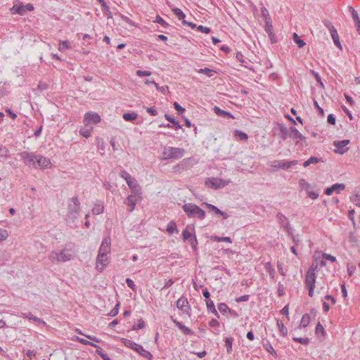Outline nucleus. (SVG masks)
Returning a JSON list of instances; mask_svg holds the SVG:
<instances>
[{
    "label": "nucleus",
    "instance_id": "46",
    "mask_svg": "<svg viewBox=\"0 0 360 360\" xmlns=\"http://www.w3.org/2000/svg\"><path fill=\"white\" fill-rule=\"evenodd\" d=\"M145 327V322L143 319H139L137 324H134L132 327V330H136L139 329H142Z\"/></svg>",
    "mask_w": 360,
    "mask_h": 360
},
{
    "label": "nucleus",
    "instance_id": "40",
    "mask_svg": "<svg viewBox=\"0 0 360 360\" xmlns=\"http://www.w3.org/2000/svg\"><path fill=\"white\" fill-rule=\"evenodd\" d=\"M293 40L295 41V42L297 44V46L300 48L304 46L306 44L303 40H302L299 38L297 33L293 34Z\"/></svg>",
    "mask_w": 360,
    "mask_h": 360
},
{
    "label": "nucleus",
    "instance_id": "54",
    "mask_svg": "<svg viewBox=\"0 0 360 360\" xmlns=\"http://www.w3.org/2000/svg\"><path fill=\"white\" fill-rule=\"evenodd\" d=\"M282 163L283 160L274 161L271 163L270 166L278 169H282Z\"/></svg>",
    "mask_w": 360,
    "mask_h": 360
},
{
    "label": "nucleus",
    "instance_id": "45",
    "mask_svg": "<svg viewBox=\"0 0 360 360\" xmlns=\"http://www.w3.org/2000/svg\"><path fill=\"white\" fill-rule=\"evenodd\" d=\"M318 266H319V262H318L317 259H316L315 262H312V264L311 265V266L308 269L307 272H309V273H315L316 274V271L318 269Z\"/></svg>",
    "mask_w": 360,
    "mask_h": 360
},
{
    "label": "nucleus",
    "instance_id": "43",
    "mask_svg": "<svg viewBox=\"0 0 360 360\" xmlns=\"http://www.w3.org/2000/svg\"><path fill=\"white\" fill-rule=\"evenodd\" d=\"M263 347L266 349V351H268L271 354H276V351L271 345V344L269 342V341H266V342H264Z\"/></svg>",
    "mask_w": 360,
    "mask_h": 360
},
{
    "label": "nucleus",
    "instance_id": "60",
    "mask_svg": "<svg viewBox=\"0 0 360 360\" xmlns=\"http://www.w3.org/2000/svg\"><path fill=\"white\" fill-rule=\"evenodd\" d=\"M126 283H127V285H128V286H129L131 290H135V287H136V285H135V284H134V281H133L131 279H130V278H127V279H126Z\"/></svg>",
    "mask_w": 360,
    "mask_h": 360
},
{
    "label": "nucleus",
    "instance_id": "3",
    "mask_svg": "<svg viewBox=\"0 0 360 360\" xmlns=\"http://www.w3.org/2000/svg\"><path fill=\"white\" fill-rule=\"evenodd\" d=\"M184 150L175 147H166L162 151V159H179L183 157Z\"/></svg>",
    "mask_w": 360,
    "mask_h": 360
},
{
    "label": "nucleus",
    "instance_id": "9",
    "mask_svg": "<svg viewBox=\"0 0 360 360\" xmlns=\"http://www.w3.org/2000/svg\"><path fill=\"white\" fill-rule=\"evenodd\" d=\"M101 120V117L98 113L89 112L84 115L83 123L84 126L89 127L91 124L99 123Z\"/></svg>",
    "mask_w": 360,
    "mask_h": 360
},
{
    "label": "nucleus",
    "instance_id": "19",
    "mask_svg": "<svg viewBox=\"0 0 360 360\" xmlns=\"http://www.w3.org/2000/svg\"><path fill=\"white\" fill-rule=\"evenodd\" d=\"M37 155H34L32 153H23L22 154V158L27 165L32 164L33 166L35 165V160H36Z\"/></svg>",
    "mask_w": 360,
    "mask_h": 360
},
{
    "label": "nucleus",
    "instance_id": "17",
    "mask_svg": "<svg viewBox=\"0 0 360 360\" xmlns=\"http://www.w3.org/2000/svg\"><path fill=\"white\" fill-rule=\"evenodd\" d=\"M172 321L182 331L184 335H193V331L171 316Z\"/></svg>",
    "mask_w": 360,
    "mask_h": 360
},
{
    "label": "nucleus",
    "instance_id": "52",
    "mask_svg": "<svg viewBox=\"0 0 360 360\" xmlns=\"http://www.w3.org/2000/svg\"><path fill=\"white\" fill-rule=\"evenodd\" d=\"M316 333L317 335L321 333L322 335H324L325 334V330L323 326L320 323V322H319L316 326Z\"/></svg>",
    "mask_w": 360,
    "mask_h": 360
},
{
    "label": "nucleus",
    "instance_id": "48",
    "mask_svg": "<svg viewBox=\"0 0 360 360\" xmlns=\"http://www.w3.org/2000/svg\"><path fill=\"white\" fill-rule=\"evenodd\" d=\"M188 243H190L191 246L192 247L194 251L197 250L198 241L195 235H193V238L188 240Z\"/></svg>",
    "mask_w": 360,
    "mask_h": 360
},
{
    "label": "nucleus",
    "instance_id": "29",
    "mask_svg": "<svg viewBox=\"0 0 360 360\" xmlns=\"http://www.w3.org/2000/svg\"><path fill=\"white\" fill-rule=\"evenodd\" d=\"M211 240H214V241H217V242H227V243H232V240L231 239L230 237H219V236H211Z\"/></svg>",
    "mask_w": 360,
    "mask_h": 360
},
{
    "label": "nucleus",
    "instance_id": "24",
    "mask_svg": "<svg viewBox=\"0 0 360 360\" xmlns=\"http://www.w3.org/2000/svg\"><path fill=\"white\" fill-rule=\"evenodd\" d=\"M265 31L269 34L271 40L274 37V27L270 20L266 21Z\"/></svg>",
    "mask_w": 360,
    "mask_h": 360
},
{
    "label": "nucleus",
    "instance_id": "21",
    "mask_svg": "<svg viewBox=\"0 0 360 360\" xmlns=\"http://www.w3.org/2000/svg\"><path fill=\"white\" fill-rule=\"evenodd\" d=\"M305 284L307 287H315L316 274L307 272L305 277Z\"/></svg>",
    "mask_w": 360,
    "mask_h": 360
},
{
    "label": "nucleus",
    "instance_id": "26",
    "mask_svg": "<svg viewBox=\"0 0 360 360\" xmlns=\"http://www.w3.org/2000/svg\"><path fill=\"white\" fill-rule=\"evenodd\" d=\"M206 305H207V308L208 311L214 314L217 317H219V314H218L217 309H215L214 302L211 300H206Z\"/></svg>",
    "mask_w": 360,
    "mask_h": 360
},
{
    "label": "nucleus",
    "instance_id": "15",
    "mask_svg": "<svg viewBox=\"0 0 360 360\" xmlns=\"http://www.w3.org/2000/svg\"><path fill=\"white\" fill-rule=\"evenodd\" d=\"M345 189V185L344 184H335L332 186L328 188L325 193L327 195H330L333 193H340L341 191H344Z\"/></svg>",
    "mask_w": 360,
    "mask_h": 360
},
{
    "label": "nucleus",
    "instance_id": "10",
    "mask_svg": "<svg viewBox=\"0 0 360 360\" xmlns=\"http://www.w3.org/2000/svg\"><path fill=\"white\" fill-rule=\"evenodd\" d=\"M349 143L350 141L349 139L335 141L333 142V146L335 147L334 152L340 155L345 153L349 150L347 146Z\"/></svg>",
    "mask_w": 360,
    "mask_h": 360
},
{
    "label": "nucleus",
    "instance_id": "62",
    "mask_svg": "<svg viewBox=\"0 0 360 360\" xmlns=\"http://www.w3.org/2000/svg\"><path fill=\"white\" fill-rule=\"evenodd\" d=\"M174 108L179 112H182L184 111H185V109L184 108H182L178 103L176 102H174Z\"/></svg>",
    "mask_w": 360,
    "mask_h": 360
},
{
    "label": "nucleus",
    "instance_id": "6",
    "mask_svg": "<svg viewBox=\"0 0 360 360\" xmlns=\"http://www.w3.org/2000/svg\"><path fill=\"white\" fill-rule=\"evenodd\" d=\"M300 186L302 189L304 190L307 194V196L312 200L317 199L319 196V193L314 191V187L308 183L304 179H301L299 182Z\"/></svg>",
    "mask_w": 360,
    "mask_h": 360
},
{
    "label": "nucleus",
    "instance_id": "50",
    "mask_svg": "<svg viewBox=\"0 0 360 360\" xmlns=\"http://www.w3.org/2000/svg\"><path fill=\"white\" fill-rule=\"evenodd\" d=\"M119 308H120V302L117 303L115 307L110 311L108 314L110 316H116L119 312Z\"/></svg>",
    "mask_w": 360,
    "mask_h": 360
},
{
    "label": "nucleus",
    "instance_id": "58",
    "mask_svg": "<svg viewBox=\"0 0 360 360\" xmlns=\"http://www.w3.org/2000/svg\"><path fill=\"white\" fill-rule=\"evenodd\" d=\"M323 257L324 259L329 260L330 262H333L336 261V258L334 256L329 255V254H326V253L323 254Z\"/></svg>",
    "mask_w": 360,
    "mask_h": 360
},
{
    "label": "nucleus",
    "instance_id": "49",
    "mask_svg": "<svg viewBox=\"0 0 360 360\" xmlns=\"http://www.w3.org/2000/svg\"><path fill=\"white\" fill-rule=\"evenodd\" d=\"M136 74L139 77H148L151 75V72L148 70H137Z\"/></svg>",
    "mask_w": 360,
    "mask_h": 360
},
{
    "label": "nucleus",
    "instance_id": "11",
    "mask_svg": "<svg viewBox=\"0 0 360 360\" xmlns=\"http://www.w3.org/2000/svg\"><path fill=\"white\" fill-rule=\"evenodd\" d=\"M51 165V162L49 158L41 155H37L34 165L35 167L40 169H47L50 168Z\"/></svg>",
    "mask_w": 360,
    "mask_h": 360
},
{
    "label": "nucleus",
    "instance_id": "31",
    "mask_svg": "<svg viewBox=\"0 0 360 360\" xmlns=\"http://www.w3.org/2000/svg\"><path fill=\"white\" fill-rule=\"evenodd\" d=\"M309 322L310 316L309 314H305L302 316L300 326L305 328L309 324Z\"/></svg>",
    "mask_w": 360,
    "mask_h": 360
},
{
    "label": "nucleus",
    "instance_id": "37",
    "mask_svg": "<svg viewBox=\"0 0 360 360\" xmlns=\"http://www.w3.org/2000/svg\"><path fill=\"white\" fill-rule=\"evenodd\" d=\"M319 161V160L318 158H316V157H311L309 160H307V161H305L304 162L303 166L304 167H307L311 164H316V163H318Z\"/></svg>",
    "mask_w": 360,
    "mask_h": 360
},
{
    "label": "nucleus",
    "instance_id": "14",
    "mask_svg": "<svg viewBox=\"0 0 360 360\" xmlns=\"http://www.w3.org/2000/svg\"><path fill=\"white\" fill-rule=\"evenodd\" d=\"M141 199L140 196L136 195H129L124 200V204L129 207V211L132 212L135 207L136 202Z\"/></svg>",
    "mask_w": 360,
    "mask_h": 360
},
{
    "label": "nucleus",
    "instance_id": "27",
    "mask_svg": "<svg viewBox=\"0 0 360 360\" xmlns=\"http://www.w3.org/2000/svg\"><path fill=\"white\" fill-rule=\"evenodd\" d=\"M104 209L103 204L102 202H97L94 205L92 212L95 214H99L103 212Z\"/></svg>",
    "mask_w": 360,
    "mask_h": 360
},
{
    "label": "nucleus",
    "instance_id": "61",
    "mask_svg": "<svg viewBox=\"0 0 360 360\" xmlns=\"http://www.w3.org/2000/svg\"><path fill=\"white\" fill-rule=\"evenodd\" d=\"M352 15L354 22H357V20H360L356 11L354 8H352Z\"/></svg>",
    "mask_w": 360,
    "mask_h": 360
},
{
    "label": "nucleus",
    "instance_id": "64",
    "mask_svg": "<svg viewBox=\"0 0 360 360\" xmlns=\"http://www.w3.org/2000/svg\"><path fill=\"white\" fill-rule=\"evenodd\" d=\"M328 122L329 124H335V117L332 114H330L328 116Z\"/></svg>",
    "mask_w": 360,
    "mask_h": 360
},
{
    "label": "nucleus",
    "instance_id": "56",
    "mask_svg": "<svg viewBox=\"0 0 360 360\" xmlns=\"http://www.w3.org/2000/svg\"><path fill=\"white\" fill-rule=\"evenodd\" d=\"M166 231L169 233H178L177 226H167Z\"/></svg>",
    "mask_w": 360,
    "mask_h": 360
},
{
    "label": "nucleus",
    "instance_id": "20",
    "mask_svg": "<svg viewBox=\"0 0 360 360\" xmlns=\"http://www.w3.org/2000/svg\"><path fill=\"white\" fill-rule=\"evenodd\" d=\"M203 205H205L208 208L210 212H212L214 214L221 217L223 219L227 218V214L225 212L219 210L217 207H215L212 205L208 204V203H203Z\"/></svg>",
    "mask_w": 360,
    "mask_h": 360
},
{
    "label": "nucleus",
    "instance_id": "12",
    "mask_svg": "<svg viewBox=\"0 0 360 360\" xmlns=\"http://www.w3.org/2000/svg\"><path fill=\"white\" fill-rule=\"evenodd\" d=\"M109 262L108 255L98 253L96 259V269L102 271Z\"/></svg>",
    "mask_w": 360,
    "mask_h": 360
},
{
    "label": "nucleus",
    "instance_id": "7",
    "mask_svg": "<svg viewBox=\"0 0 360 360\" xmlns=\"http://www.w3.org/2000/svg\"><path fill=\"white\" fill-rule=\"evenodd\" d=\"M120 176L125 179L127 185L131 190L132 193H135L139 190L140 187L136 179L133 178L127 172L122 171L120 174Z\"/></svg>",
    "mask_w": 360,
    "mask_h": 360
},
{
    "label": "nucleus",
    "instance_id": "63",
    "mask_svg": "<svg viewBox=\"0 0 360 360\" xmlns=\"http://www.w3.org/2000/svg\"><path fill=\"white\" fill-rule=\"evenodd\" d=\"M155 22L160 24L161 25H165L166 24V22L160 15L156 17Z\"/></svg>",
    "mask_w": 360,
    "mask_h": 360
},
{
    "label": "nucleus",
    "instance_id": "1",
    "mask_svg": "<svg viewBox=\"0 0 360 360\" xmlns=\"http://www.w3.org/2000/svg\"><path fill=\"white\" fill-rule=\"evenodd\" d=\"M70 252V250L66 249H64L60 252L52 251L49 256V259L53 263L68 262L75 257L74 254Z\"/></svg>",
    "mask_w": 360,
    "mask_h": 360
},
{
    "label": "nucleus",
    "instance_id": "4",
    "mask_svg": "<svg viewBox=\"0 0 360 360\" xmlns=\"http://www.w3.org/2000/svg\"><path fill=\"white\" fill-rule=\"evenodd\" d=\"M33 10L34 6L32 4L24 5L22 2L16 1L11 8V12L12 14L24 15L27 11H32Z\"/></svg>",
    "mask_w": 360,
    "mask_h": 360
},
{
    "label": "nucleus",
    "instance_id": "42",
    "mask_svg": "<svg viewBox=\"0 0 360 360\" xmlns=\"http://www.w3.org/2000/svg\"><path fill=\"white\" fill-rule=\"evenodd\" d=\"M234 134L237 138L241 140H247L248 138V135L245 133L239 130H236Z\"/></svg>",
    "mask_w": 360,
    "mask_h": 360
},
{
    "label": "nucleus",
    "instance_id": "44",
    "mask_svg": "<svg viewBox=\"0 0 360 360\" xmlns=\"http://www.w3.org/2000/svg\"><path fill=\"white\" fill-rule=\"evenodd\" d=\"M198 72L205 74L207 77H210L213 76L214 71L211 69H209V68H204V69H200L198 70Z\"/></svg>",
    "mask_w": 360,
    "mask_h": 360
},
{
    "label": "nucleus",
    "instance_id": "32",
    "mask_svg": "<svg viewBox=\"0 0 360 360\" xmlns=\"http://www.w3.org/2000/svg\"><path fill=\"white\" fill-rule=\"evenodd\" d=\"M330 35H331V37L333 40V42L334 44L338 46L339 48L341 49V44H340V39H339V35L338 34V32L337 30L336 31H333V32L330 33Z\"/></svg>",
    "mask_w": 360,
    "mask_h": 360
},
{
    "label": "nucleus",
    "instance_id": "34",
    "mask_svg": "<svg viewBox=\"0 0 360 360\" xmlns=\"http://www.w3.org/2000/svg\"><path fill=\"white\" fill-rule=\"evenodd\" d=\"M122 342L124 343V345L129 347V348H131L132 349L134 350V348L136 347V345H137L136 343H135L134 342L130 340H128V339H126V338H122Z\"/></svg>",
    "mask_w": 360,
    "mask_h": 360
},
{
    "label": "nucleus",
    "instance_id": "51",
    "mask_svg": "<svg viewBox=\"0 0 360 360\" xmlns=\"http://www.w3.org/2000/svg\"><path fill=\"white\" fill-rule=\"evenodd\" d=\"M8 236V233L6 230L0 229V242L5 240Z\"/></svg>",
    "mask_w": 360,
    "mask_h": 360
},
{
    "label": "nucleus",
    "instance_id": "18",
    "mask_svg": "<svg viewBox=\"0 0 360 360\" xmlns=\"http://www.w3.org/2000/svg\"><path fill=\"white\" fill-rule=\"evenodd\" d=\"M134 351L138 352L140 355L142 356L151 360L153 358V355L150 354V352L146 350L141 345H136V347L134 348Z\"/></svg>",
    "mask_w": 360,
    "mask_h": 360
},
{
    "label": "nucleus",
    "instance_id": "22",
    "mask_svg": "<svg viewBox=\"0 0 360 360\" xmlns=\"http://www.w3.org/2000/svg\"><path fill=\"white\" fill-rule=\"evenodd\" d=\"M93 127L91 126L86 127L84 125L79 130V134L85 138H89L91 136Z\"/></svg>",
    "mask_w": 360,
    "mask_h": 360
},
{
    "label": "nucleus",
    "instance_id": "5",
    "mask_svg": "<svg viewBox=\"0 0 360 360\" xmlns=\"http://www.w3.org/2000/svg\"><path fill=\"white\" fill-rule=\"evenodd\" d=\"M230 180L219 178H210L205 181V185L212 189L222 188L229 184Z\"/></svg>",
    "mask_w": 360,
    "mask_h": 360
},
{
    "label": "nucleus",
    "instance_id": "23",
    "mask_svg": "<svg viewBox=\"0 0 360 360\" xmlns=\"http://www.w3.org/2000/svg\"><path fill=\"white\" fill-rule=\"evenodd\" d=\"M72 48L70 42L68 40H60L58 42V50L60 51H63L67 49H70Z\"/></svg>",
    "mask_w": 360,
    "mask_h": 360
},
{
    "label": "nucleus",
    "instance_id": "38",
    "mask_svg": "<svg viewBox=\"0 0 360 360\" xmlns=\"http://www.w3.org/2000/svg\"><path fill=\"white\" fill-rule=\"evenodd\" d=\"M232 342H233L232 338H226L225 339V346L226 347V352L228 353H231L232 351Z\"/></svg>",
    "mask_w": 360,
    "mask_h": 360
},
{
    "label": "nucleus",
    "instance_id": "30",
    "mask_svg": "<svg viewBox=\"0 0 360 360\" xmlns=\"http://www.w3.org/2000/svg\"><path fill=\"white\" fill-rule=\"evenodd\" d=\"M214 112H216V114L219 116H227V117H229L231 118H234V117L230 112H226L223 110H221L218 107H214Z\"/></svg>",
    "mask_w": 360,
    "mask_h": 360
},
{
    "label": "nucleus",
    "instance_id": "55",
    "mask_svg": "<svg viewBox=\"0 0 360 360\" xmlns=\"http://www.w3.org/2000/svg\"><path fill=\"white\" fill-rule=\"evenodd\" d=\"M197 30L201 32H204V33H206V34H208L210 32V28L207 27H205V26H202V25H199L197 27Z\"/></svg>",
    "mask_w": 360,
    "mask_h": 360
},
{
    "label": "nucleus",
    "instance_id": "41",
    "mask_svg": "<svg viewBox=\"0 0 360 360\" xmlns=\"http://www.w3.org/2000/svg\"><path fill=\"white\" fill-rule=\"evenodd\" d=\"M193 235L194 234H192L190 231H188L187 229H185L183 231V233H182V236H183V239L185 240V241H188L190 240L191 238H193Z\"/></svg>",
    "mask_w": 360,
    "mask_h": 360
},
{
    "label": "nucleus",
    "instance_id": "59",
    "mask_svg": "<svg viewBox=\"0 0 360 360\" xmlns=\"http://www.w3.org/2000/svg\"><path fill=\"white\" fill-rule=\"evenodd\" d=\"M249 295H243V296H240L238 298L236 299V301L237 302H247L249 299Z\"/></svg>",
    "mask_w": 360,
    "mask_h": 360
},
{
    "label": "nucleus",
    "instance_id": "39",
    "mask_svg": "<svg viewBox=\"0 0 360 360\" xmlns=\"http://www.w3.org/2000/svg\"><path fill=\"white\" fill-rule=\"evenodd\" d=\"M297 164V160H292V161H290V162H287V161L283 160L282 169H288V168L291 167L292 166H294V165H295Z\"/></svg>",
    "mask_w": 360,
    "mask_h": 360
},
{
    "label": "nucleus",
    "instance_id": "8",
    "mask_svg": "<svg viewBox=\"0 0 360 360\" xmlns=\"http://www.w3.org/2000/svg\"><path fill=\"white\" fill-rule=\"evenodd\" d=\"M67 210L68 214L74 217L80 210V202L77 197H73L68 200Z\"/></svg>",
    "mask_w": 360,
    "mask_h": 360
},
{
    "label": "nucleus",
    "instance_id": "53",
    "mask_svg": "<svg viewBox=\"0 0 360 360\" xmlns=\"http://www.w3.org/2000/svg\"><path fill=\"white\" fill-rule=\"evenodd\" d=\"M324 25L330 31V33L333 32V31H336V29L335 28V27L333 26V25L332 24L331 22L328 21V20H326L324 21Z\"/></svg>",
    "mask_w": 360,
    "mask_h": 360
},
{
    "label": "nucleus",
    "instance_id": "47",
    "mask_svg": "<svg viewBox=\"0 0 360 360\" xmlns=\"http://www.w3.org/2000/svg\"><path fill=\"white\" fill-rule=\"evenodd\" d=\"M293 340L304 345H308L309 342V339L308 338H293Z\"/></svg>",
    "mask_w": 360,
    "mask_h": 360
},
{
    "label": "nucleus",
    "instance_id": "13",
    "mask_svg": "<svg viewBox=\"0 0 360 360\" xmlns=\"http://www.w3.org/2000/svg\"><path fill=\"white\" fill-rule=\"evenodd\" d=\"M176 307L185 314H188V311L191 309L187 298L184 296L176 301Z\"/></svg>",
    "mask_w": 360,
    "mask_h": 360
},
{
    "label": "nucleus",
    "instance_id": "2",
    "mask_svg": "<svg viewBox=\"0 0 360 360\" xmlns=\"http://www.w3.org/2000/svg\"><path fill=\"white\" fill-rule=\"evenodd\" d=\"M183 210L189 217L202 219L205 216V211L193 203L184 204Z\"/></svg>",
    "mask_w": 360,
    "mask_h": 360
},
{
    "label": "nucleus",
    "instance_id": "33",
    "mask_svg": "<svg viewBox=\"0 0 360 360\" xmlns=\"http://www.w3.org/2000/svg\"><path fill=\"white\" fill-rule=\"evenodd\" d=\"M286 228V231L288 235L292 237V241L294 243L297 245L299 243V239L296 238V237L293 235V229L290 226H285Z\"/></svg>",
    "mask_w": 360,
    "mask_h": 360
},
{
    "label": "nucleus",
    "instance_id": "57",
    "mask_svg": "<svg viewBox=\"0 0 360 360\" xmlns=\"http://www.w3.org/2000/svg\"><path fill=\"white\" fill-rule=\"evenodd\" d=\"M165 117L167 120L169 121L170 122L174 124H176L177 127H176V129H179V128H181L180 125L179 124L178 122H176L173 118H172L169 115H165Z\"/></svg>",
    "mask_w": 360,
    "mask_h": 360
},
{
    "label": "nucleus",
    "instance_id": "36",
    "mask_svg": "<svg viewBox=\"0 0 360 360\" xmlns=\"http://www.w3.org/2000/svg\"><path fill=\"white\" fill-rule=\"evenodd\" d=\"M277 325H278V327L279 328V330H280V333H281V335L283 336L286 335L288 333V329L284 326V324L281 321H277Z\"/></svg>",
    "mask_w": 360,
    "mask_h": 360
},
{
    "label": "nucleus",
    "instance_id": "16",
    "mask_svg": "<svg viewBox=\"0 0 360 360\" xmlns=\"http://www.w3.org/2000/svg\"><path fill=\"white\" fill-rule=\"evenodd\" d=\"M111 239L110 237L105 238L100 246L98 253L108 255L110 252Z\"/></svg>",
    "mask_w": 360,
    "mask_h": 360
},
{
    "label": "nucleus",
    "instance_id": "35",
    "mask_svg": "<svg viewBox=\"0 0 360 360\" xmlns=\"http://www.w3.org/2000/svg\"><path fill=\"white\" fill-rule=\"evenodd\" d=\"M218 309L221 314H225L227 311L231 312V309L229 308L226 304L221 302L218 304Z\"/></svg>",
    "mask_w": 360,
    "mask_h": 360
},
{
    "label": "nucleus",
    "instance_id": "28",
    "mask_svg": "<svg viewBox=\"0 0 360 360\" xmlns=\"http://www.w3.org/2000/svg\"><path fill=\"white\" fill-rule=\"evenodd\" d=\"M172 10L174 14L175 15V16L179 20H181L182 21L185 20L184 18H185L186 15H185L184 13L180 8H172Z\"/></svg>",
    "mask_w": 360,
    "mask_h": 360
},
{
    "label": "nucleus",
    "instance_id": "25",
    "mask_svg": "<svg viewBox=\"0 0 360 360\" xmlns=\"http://www.w3.org/2000/svg\"><path fill=\"white\" fill-rule=\"evenodd\" d=\"M137 117H138V114L135 112H127V113L123 114V119L125 121L132 122V121L136 120Z\"/></svg>",
    "mask_w": 360,
    "mask_h": 360
}]
</instances>
